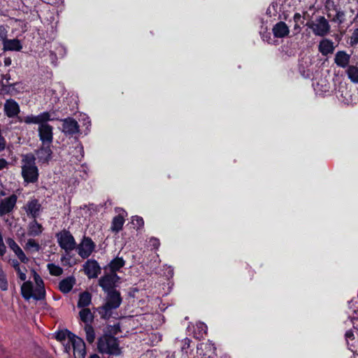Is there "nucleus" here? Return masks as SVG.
<instances>
[{"mask_svg":"<svg viewBox=\"0 0 358 358\" xmlns=\"http://www.w3.org/2000/svg\"><path fill=\"white\" fill-rule=\"evenodd\" d=\"M105 303L94 310L100 315V317L103 320H108L113 317V310L118 308L122 303L121 293L117 289L104 292Z\"/></svg>","mask_w":358,"mask_h":358,"instance_id":"f257e3e1","label":"nucleus"},{"mask_svg":"<svg viewBox=\"0 0 358 358\" xmlns=\"http://www.w3.org/2000/svg\"><path fill=\"white\" fill-rule=\"evenodd\" d=\"M21 174L26 183H35L38 180V169L36 165V157L32 152L22 155Z\"/></svg>","mask_w":358,"mask_h":358,"instance_id":"f03ea898","label":"nucleus"},{"mask_svg":"<svg viewBox=\"0 0 358 358\" xmlns=\"http://www.w3.org/2000/svg\"><path fill=\"white\" fill-rule=\"evenodd\" d=\"M97 349L101 354L112 356H120L122 354L118 338L110 334H103L98 338Z\"/></svg>","mask_w":358,"mask_h":358,"instance_id":"7ed1b4c3","label":"nucleus"},{"mask_svg":"<svg viewBox=\"0 0 358 358\" xmlns=\"http://www.w3.org/2000/svg\"><path fill=\"white\" fill-rule=\"evenodd\" d=\"M56 238L59 247L66 252H69L76 249L77 243L73 236L67 229H63L56 234Z\"/></svg>","mask_w":358,"mask_h":358,"instance_id":"20e7f679","label":"nucleus"},{"mask_svg":"<svg viewBox=\"0 0 358 358\" xmlns=\"http://www.w3.org/2000/svg\"><path fill=\"white\" fill-rule=\"evenodd\" d=\"M306 25L311 29L316 36H324L330 31L329 22L324 16L318 17L316 20V22L313 21L308 22Z\"/></svg>","mask_w":358,"mask_h":358,"instance_id":"39448f33","label":"nucleus"},{"mask_svg":"<svg viewBox=\"0 0 358 358\" xmlns=\"http://www.w3.org/2000/svg\"><path fill=\"white\" fill-rule=\"evenodd\" d=\"M95 248L96 244L94 242L90 237L86 236L83 237L80 243L76 247L78 255L83 259L88 258L94 251Z\"/></svg>","mask_w":358,"mask_h":358,"instance_id":"423d86ee","label":"nucleus"},{"mask_svg":"<svg viewBox=\"0 0 358 358\" xmlns=\"http://www.w3.org/2000/svg\"><path fill=\"white\" fill-rule=\"evenodd\" d=\"M334 94L338 98L343 99V101L351 102L353 101L352 93L349 85L345 82H338L334 84Z\"/></svg>","mask_w":358,"mask_h":358,"instance_id":"0eeeda50","label":"nucleus"},{"mask_svg":"<svg viewBox=\"0 0 358 358\" xmlns=\"http://www.w3.org/2000/svg\"><path fill=\"white\" fill-rule=\"evenodd\" d=\"M71 343L75 358H85L86 346L84 340L75 334L74 338L69 340Z\"/></svg>","mask_w":358,"mask_h":358,"instance_id":"6e6552de","label":"nucleus"},{"mask_svg":"<svg viewBox=\"0 0 358 358\" xmlns=\"http://www.w3.org/2000/svg\"><path fill=\"white\" fill-rule=\"evenodd\" d=\"M83 266L85 273L90 279L96 278L101 271L98 262L93 259H87Z\"/></svg>","mask_w":358,"mask_h":358,"instance_id":"1a4fd4ad","label":"nucleus"},{"mask_svg":"<svg viewBox=\"0 0 358 358\" xmlns=\"http://www.w3.org/2000/svg\"><path fill=\"white\" fill-rule=\"evenodd\" d=\"M17 201V196L15 194H13L10 196L1 199L0 201V216L13 212L16 206Z\"/></svg>","mask_w":358,"mask_h":358,"instance_id":"9d476101","label":"nucleus"},{"mask_svg":"<svg viewBox=\"0 0 358 358\" xmlns=\"http://www.w3.org/2000/svg\"><path fill=\"white\" fill-rule=\"evenodd\" d=\"M38 163L48 164L52 158V151L50 145L42 144L41 146L35 150Z\"/></svg>","mask_w":358,"mask_h":358,"instance_id":"9b49d317","label":"nucleus"},{"mask_svg":"<svg viewBox=\"0 0 358 358\" xmlns=\"http://www.w3.org/2000/svg\"><path fill=\"white\" fill-rule=\"evenodd\" d=\"M38 136L42 144L50 145L53 141V127L50 124L38 126Z\"/></svg>","mask_w":358,"mask_h":358,"instance_id":"f8f14e48","label":"nucleus"},{"mask_svg":"<svg viewBox=\"0 0 358 358\" xmlns=\"http://www.w3.org/2000/svg\"><path fill=\"white\" fill-rule=\"evenodd\" d=\"M62 132L66 135L73 136L80 131L78 122L71 117H67L62 120Z\"/></svg>","mask_w":358,"mask_h":358,"instance_id":"ddd939ff","label":"nucleus"},{"mask_svg":"<svg viewBox=\"0 0 358 358\" xmlns=\"http://www.w3.org/2000/svg\"><path fill=\"white\" fill-rule=\"evenodd\" d=\"M119 210H121L122 213H119L113 218L110 226L111 231L115 233H118L122 229L124 223V217L127 216V213L123 208H117L115 209L116 212Z\"/></svg>","mask_w":358,"mask_h":358,"instance_id":"4468645a","label":"nucleus"},{"mask_svg":"<svg viewBox=\"0 0 358 358\" xmlns=\"http://www.w3.org/2000/svg\"><path fill=\"white\" fill-rule=\"evenodd\" d=\"M3 39V50L4 51H20L22 49V45L19 39H8L6 36L0 35Z\"/></svg>","mask_w":358,"mask_h":358,"instance_id":"2eb2a0df","label":"nucleus"},{"mask_svg":"<svg viewBox=\"0 0 358 358\" xmlns=\"http://www.w3.org/2000/svg\"><path fill=\"white\" fill-rule=\"evenodd\" d=\"M20 112V106L16 101L10 99L4 104V113L8 117H13Z\"/></svg>","mask_w":358,"mask_h":358,"instance_id":"dca6fc26","label":"nucleus"},{"mask_svg":"<svg viewBox=\"0 0 358 358\" xmlns=\"http://www.w3.org/2000/svg\"><path fill=\"white\" fill-rule=\"evenodd\" d=\"M125 260L123 257H116L113 258L108 264L103 266V269L105 271L117 272L125 265Z\"/></svg>","mask_w":358,"mask_h":358,"instance_id":"f3484780","label":"nucleus"},{"mask_svg":"<svg viewBox=\"0 0 358 358\" xmlns=\"http://www.w3.org/2000/svg\"><path fill=\"white\" fill-rule=\"evenodd\" d=\"M6 243L8 245L9 248L15 252L17 255V258L21 261V262L24 264H27L29 261V259L26 257L24 252L21 249V248L15 243V241L11 238H8L6 240Z\"/></svg>","mask_w":358,"mask_h":358,"instance_id":"a211bd4d","label":"nucleus"},{"mask_svg":"<svg viewBox=\"0 0 358 358\" xmlns=\"http://www.w3.org/2000/svg\"><path fill=\"white\" fill-rule=\"evenodd\" d=\"M272 31L275 38H284L289 34V29L285 22L280 21L273 26Z\"/></svg>","mask_w":358,"mask_h":358,"instance_id":"6ab92c4d","label":"nucleus"},{"mask_svg":"<svg viewBox=\"0 0 358 358\" xmlns=\"http://www.w3.org/2000/svg\"><path fill=\"white\" fill-rule=\"evenodd\" d=\"M98 284L101 287L103 292L117 289L116 286L114 285L113 281L108 273H106L102 275L99 279Z\"/></svg>","mask_w":358,"mask_h":358,"instance_id":"aec40b11","label":"nucleus"},{"mask_svg":"<svg viewBox=\"0 0 358 358\" xmlns=\"http://www.w3.org/2000/svg\"><path fill=\"white\" fill-rule=\"evenodd\" d=\"M76 278L74 276L71 275L63 280L59 283V289L63 294H68L70 292L76 284Z\"/></svg>","mask_w":358,"mask_h":358,"instance_id":"412c9836","label":"nucleus"},{"mask_svg":"<svg viewBox=\"0 0 358 358\" xmlns=\"http://www.w3.org/2000/svg\"><path fill=\"white\" fill-rule=\"evenodd\" d=\"M350 56L345 51L340 50L336 52L334 58V62L338 66L345 68L348 66Z\"/></svg>","mask_w":358,"mask_h":358,"instance_id":"4be33fe9","label":"nucleus"},{"mask_svg":"<svg viewBox=\"0 0 358 358\" xmlns=\"http://www.w3.org/2000/svg\"><path fill=\"white\" fill-rule=\"evenodd\" d=\"M28 235L29 236H38L41 235L43 231V227L41 224L34 218L28 224Z\"/></svg>","mask_w":358,"mask_h":358,"instance_id":"5701e85b","label":"nucleus"},{"mask_svg":"<svg viewBox=\"0 0 358 358\" xmlns=\"http://www.w3.org/2000/svg\"><path fill=\"white\" fill-rule=\"evenodd\" d=\"M41 208V205L36 199H34L28 201L26 210L27 213L31 214L34 218H36L38 215Z\"/></svg>","mask_w":358,"mask_h":358,"instance_id":"b1692460","label":"nucleus"},{"mask_svg":"<svg viewBox=\"0 0 358 358\" xmlns=\"http://www.w3.org/2000/svg\"><path fill=\"white\" fill-rule=\"evenodd\" d=\"M92 294L88 291H85L79 294V298L77 303L78 308H85L92 303Z\"/></svg>","mask_w":358,"mask_h":358,"instance_id":"393cba45","label":"nucleus"},{"mask_svg":"<svg viewBox=\"0 0 358 358\" xmlns=\"http://www.w3.org/2000/svg\"><path fill=\"white\" fill-rule=\"evenodd\" d=\"M334 50V43L331 40L323 39L320 41L319 45V51L322 55L327 56V55L332 53Z\"/></svg>","mask_w":358,"mask_h":358,"instance_id":"a878e982","label":"nucleus"},{"mask_svg":"<svg viewBox=\"0 0 358 358\" xmlns=\"http://www.w3.org/2000/svg\"><path fill=\"white\" fill-rule=\"evenodd\" d=\"M34 292V285L31 281L27 280L25 281L21 286V295L23 299L27 301H29L31 296Z\"/></svg>","mask_w":358,"mask_h":358,"instance_id":"bb28decb","label":"nucleus"},{"mask_svg":"<svg viewBox=\"0 0 358 358\" xmlns=\"http://www.w3.org/2000/svg\"><path fill=\"white\" fill-rule=\"evenodd\" d=\"M80 318L82 322L87 324H91L94 318V315L92 313L90 309L85 308H83L79 312Z\"/></svg>","mask_w":358,"mask_h":358,"instance_id":"cd10ccee","label":"nucleus"},{"mask_svg":"<svg viewBox=\"0 0 358 358\" xmlns=\"http://www.w3.org/2000/svg\"><path fill=\"white\" fill-rule=\"evenodd\" d=\"M75 334L71 332L67 329H64L63 330H59L55 334V338L60 342L64 341L66 338H69V341L71 339V338H74Z\"/></svg>","mask_w":358,"mask_h":358,"instance_id":"c85d7f7f","label":"nucleus"},{"mask_svg":"<svg viewBox=\"0 0 358 358\" xmlns=\"http://www.w3.org/2000/svg\"><path fill=\"white\" fill-rule=\"evenodd\" d=\"M84 330L86 334V340L90 344H92L94 342L96 334L94 327L91 324H87L85 325Z\"/></svg>","mask_w":358,"mask_h":358,"instance_id":"c756f323","label":"nucleus"},{"mask_svg":"<svg viewBox=\"0 0 358 358\" xmlns=\"http://www.w3.org/2000/svg\"><path fill=\"white\" fill-rule=\"evenodd\" d=\"M348 78L354 83H358V67L356 66H348L346 71Z\"/></svg>","mask_w":358,"mask_h":358,"instance_id":"7c9ffc66","label":"nucleus"},{"mask_svg":"<svg viewBox=\"0 0 358 358\" xmlns=\"http://www.w3.org/2000/svg\"><path fill=\"white\" fill-rule=\"evenodd\" d=\"M45 289L44 285L41 286H37L34 290V292L32 294L31 298L35 299L36 301H41L45 299Z\"/></svg>","mask_w":358,"mask_h":358,"instance_id":"2f4dec72","label":"nucleus"},{"mask_svg":"<svg viewBox=\"0 0 358 358\" xmlns=\"http://www.w3.org/2000/svg\"><path fill=\"white\" fill-rule=\"evenodd\" d=\"M47 268L51 275L59 276L63 273V268L54 263L48 264Z\"/></svg>","mask_w":358,"mask_h":358,"instance_id":"473e14b6","label":"nucleus"},{"mask_svg":"<svg viewBox=\"0 0 358 358\" xmlns=\"http://www.w3.org/2000/svg\"><path fill=\"white\" fill-rule=\"evenodd\" d=\"M18 85V83L12 84H5L3 80H0V94H7L14 90L15 87Z\"/></svg>","mask_w":358,"mask_h":358,"instance_id":"72a5a7b5","label":"nucleus"},{"mask_svg":"<svg viewBox=\"0 0 358 358\" xmlns=\"http://www.w3.org/2000/svg\"><path fill=\"white\" fill-rule=\"evenodd\" d=\"M334 10L336 11V15L331 20V21L334 22H338L339 24H341L345 21V12L337 8L336 6H334Z\"/></svg>","mask_w":358,"mask_h":358,"instance_id":"f704fd0d","label":"nucleus"},{"mask_svg":"<svg viewBox=\"0 0 358 358\" xmlns=\"http://www.w3.org/2000/svg\"><path fill=\"white\" fill-rule=\"evenodd\" d=\"M51 113L49 111H44L37 115L38 126L41 124H48L47 122L50 121Z\"/></svg>","mask_w":358,"mask_h":358,"instance_id":"c9c22d12","label":"nucleus"},{"mask_svg":"<svg viewBox=\"0 0 358 358\" xmlns=\"http://www.w3.org/2000/svg\"><path fill=\"white\" fill-rule=\"evenodd\" d=\"M49 112L51 113L50 121L57 120V121L62 122V120H64V118H62V117L64 116L65 115H68L67 111H65L64 113H62V112H59L58 109H55V110L52 109Z\"/></svg>","mask_w":358,"mask_h":358,"instance_id":"e433bc0d","label":"nucleus"},{"mask_svg":"<svg viewBox=\"0 0 358 358\" xmlns=\"http://www.w3.org/2000/svg\"><path fill=\"white\" fill-rule=\"evenodd\" d=\"M107 331L104 334H110L115 336L117 334L121 332V327L120 323L115 324L114 325H108Z\"/></svg>","mask_w":358,"mask_h":358,"instance_id":"4c0bfd02","label":"nucleus"},{"mask_svg":"<svg viewBox=\"0 0 358 358\" xmlns=\"http://www.w3.org/2000/svg\"><path fill=\"white\" fill-rule=\"evenodd\" d=\"M131 223L134 224L136 230H139L144 227V220L142 217L135 215L131 217Z\"/></svg>","mask_w":358,"mask_h":358,"instance_id":"58836bf2","label":"nucleus"},{"mask_svg":"<svg viewBox=\"0 0 358 358\" xmlns=\"http://www.w3.org/2000/svg\"><path fill=\"white\" fill-rule=\"evenodd\" d=\"M17 118H18V120L20 122H25L26 124H38L37 115H27L24 117H17Z\"/></svg>","mask_w":358,"mask_h":358,"instance_id":"ea45409f","label":"nucleus"},{"mask_svg":"<svg viewBox=\"0 0 358 358\" xmlns=\"http://www.w3.org/2000/svg\"><path fill=\"white\" fill-rule=\"evenodd\" d=\"M8 288V283L6 274L4 271L0 273V289L1 291H7Z\"/></svg>","mask_w":358,"mask_h":358,"instance_id":"a19ab883","label":"nucleus"},{"mask_svg":"<svg viewBox=\"0 0 358 358\" xmlns=\"http://www.w3.org/2000/svg\"><path fill=\"white\" fill-rule=\"evenodd\" d=\"M31 248H34L35 251L38 252L41 249V246L34 239L29 238L26 243L24 249L29 250Z\"/></svg>","mask_w":358,"mask_h":358,"instance_id":"79ce46f5","label":"nucleus"},{"mask_svg":"<svg viewBox=\"0 0 358 358\" xmlns=\"http://www.w3.org/2000/svg\"><path fill=\"white\" fill-rule=\"evenodd\" d=\"M317 90L323 93H327L330 92V86L326 83L325 80H321L320 82L317 83Z\"/></svg>","mask_w":358,"mask_h":358,"instance_id":"37998d69","label":"nucleus"},{"mask_svg":"<svg viewBox=\"0 0 358 358\" xmlns=\"http://www.w3.org/2000/svg\"><path fill=\"white\" fill-rule=\"evenodd\" d=\"M196 329L198 330L199 334L203 335V334H207L208 327L207 325L202 322H199L196 324Z\"/></svg>","mask_w":358,"mask_h":358,"instance_id":"c03bdc74","label":"nucleus"},{"mask_svg":"<svg viewBox=\"0 0 358 358\" xmlns=\"http://www.w3.org/2000/svg\"><path fill=\"white\" fill-rule=\"evenodd\" d=\"M182 345L181 347V350L182 352H187V350L190 347V343H192V340L189 338H185L182 341Z\"/></svg>","mask_w":358,"mask_h":358,"instance_id":"a18cd8bd","label":"nucleus"},{"mask_svg":"<svg viewBox=\"0 0 358 358\" xmlns=\"http://www.w3.org/2000/svg\"><path fill=\"white\" fill-rule=\"evenodd\" d=\"M33 277L34 279V281L36 284V286H41L44 285L43 279L41 278V276L38 275V273L35 271L32 270Z\"/></svg>","mask_w":358,"mask_h":358,"instance_id":"49530a36","label":"nucleus"},{"mask_svg":"<svg viewBox=\"0 0 358 358\" xmlns=\"http://www.w3.org/2000/svg\"><path fill=\"white\" fill-rule=\"evenodd\" d=\"M350 44H351V45L358 44V28H356L354 30V31L350 37Z\"/></svg>","mask_w":358,"mask_h":358,"instance_id":"de8ad7c7","label":"nucleus"},{"mask_svg":"<svg viewBox=\"0 0 358 358\" xmlns=\"http://www.w3.org/2000/svg\"><path fill=\"white\" fill-rule=\"evenodd\" d=\"M150 243L155 249H158L160 245L159 240L155 237H151L150 239Z\"/></svg>","mask_w":358,"mask_h":358,"instance_id":"09e8293b","label":"nucleus"},{"mask_svg":"<svg viewBox=\"0 0 358 358\" xmlns=\"http://www.w3.org/2000/svg\"><path fill=\"white\" fill-rule=\"evenodd\" d=\"M108 274L110 275L114 285L117 287V283L120 281V277L117 274V272H109Z\"/></svg>","mask_w":358,"mask_h":358,"instance_id":"8fccbe9b","label":"nucleus"},{"mask_svg":"<svg viewBox=\"0 0 358 358\" xmlns=\"http://www.w3.org/2000/svg\"><path fill=\"white\" fill-rule=\"evenodd\" d=\"M299 72L301 75L305 78H309L310 77V70H306L304 67H299Z\"/></svg>","mask_w":358,"mask_h":358,"instance_id":"3c124183","label":"nucleus"},{"mask_svg":"<svg viewBox=\"0 0 358 358\" xmlns=\"http://www.w3.org/2000/svg\"><path fill=\"white\" fill-rule=\"evenodd\" d=\"M345 337L346 341H348V339L354 340L355 336L353 331L352 329L348 330L345 334ZM347 343L348 344V341H347Z\"/></svg>","mask_w":358,"mask_h":358,"instance_id":"603ef678","label":"nucleus"},{"mask_svg":"<svg viewBox=\"0 0 358 358\" xmlns=\"http://www.w3.org/2000/svg\"><path fill=\"white\" fill-rule=\"evenodd\" d=\"M49 57H50V60L52 61V63L54 64L55 65H56V62L57 59L56 53L54 52L53 51H50Z\"/></svg>","mask_w":358,"mask_h":358,"instance_id":"864d4df0","label":"nucleus"},{"mask_svg":"<svg viewBox=\"0 0 358 358\" xmlns=\"http://www.w3.org/2000/svg\"><path fill=\"white\" fill-rule=\"evenodd\" d=\"M70 259H71V257H66V256H62V257H61V261H62V262H64V266H71V263H70Z\"/></svg>","mask_w":358,"mask_h":358,"instance_id":"5fc2aeb1","label":"nucleus"},{"mask_svg":"<svg viewBox=\"0 0 358 358\" xmlns=\"http://www.w3.org/2000/svg\"><path fill=\"white\" fill-rule=\"evenodd\" d=\"M293 19L295 23H299L300 22L301 24H303V21H301V15L299 13H296L294 14Z\"/></svg>","mask_w":358,"mask_h":358,"instance_id":"6e6d98bb","label":"nucleus"},{"mask_svg":"<svg viewBox=\"0 0 358 358\" xmlns=\"http://www.w3.org/2000/svg\"><path fill=\"white\" fill-rule=\"evenodd\" d=\"M8 164V162L4 158H0V171L6 168Z\"/></svg>","mask_w":358,"mask_h":358,"instance_id":"4d7b16f0","label":"nucleus"},{"mask_svg":"<svg viewBox=\"0 0 358 358\" xmlns=\"http://www.w3.org/2000/svg\"><path fill=\"white\" fill-rule=\"evenodd\" d=\"M17 274L18 275V278L21 280L25 281V280L27 278V275H26V273L24 272H22L21 270H19L18 271H17Z\"/></svg>","mask_w":358,"mask_h":358,"instance_id":"13d9d810","label":"nucleus"},{"mask_svg":"<svg viewBox=\"0 0 358 358\" xmlns=\"http://www.w3.org/2000/svg\"><path fill=\"white\" fill-rule=\"evenodd\" d=\"M12 265L16 272L18 271L19 270H21L20 263L17 262V260L13 259V262H12Z\"/></svg>","mask_w":358,"mask_h":358,"instance_id":"bf43d9fd","label":"nucleus"},{"mask_svg":"<svg viewBox=\"0 0 358 358\" xmlns=\"http://www.w3.org/2000/svg\"><path fill=\"white\" fill-rule=\"evenodd\" d=\"M206 345H208L206 348H208L210 350L213 351V354H215L216 347L214 343L209 341V343L206 344Z\"/></svg>","mask_w":358,"mask_h":358,"instance_id":"052dcab7","label":"nucleus"},{"mask_svg":"<svg viewBox=\"0 0 358 358\" xmlns=\"http://www.w3.org/2000/svg\"><path fill=\"white\" fill-rule=\"evenodd\" d=\"M1 78H2V80L3 79H5L7 82L6 84H8V81L10 80V75L9 73H6V74H1Z\"/></svg>","mask_w":358,"mask_h":358,"instance_id":"680f3d73","label":"nucleus"},{"mask_svg":"<svg viewBox=\"0 0 358 358\" xmlns=\"http://www.w3.org/2000/svg\"><path fill=\"white\" fill-rule=\"evenodd\" d=\"M12 60L10 57H5L4 59V65L6 66H9L11 64Z\"/></svg>","mask_w":358,"mask_h":358,"instance_id":"e2e57ef3","label":"nucleus"},{"mask_svg":"<svg viewBox=\"0 0 358 358\" xmlns=\"http://www.w3.org/2000/svg\"><path fill=\"white\" fill-rule=\"evenodd\" d=\"M262 38L264 39V38H270V33L267 32V31H265L263 35H262Z\"/></svg>","mask_w":358,"mask_h":358,"instance_id":"0e129e2a","label":"nucleus"},{"mask_svg":"<svg viewBox=\"0 0 358 358\" xmlns=\"http://www.w3.org/2000/svg\"><path fill=\"white\" fill-rule=\"evenodd\" d=\"M64 348H65V352H69L70 350V344L68 343L67 345H66Z\"/></svg>","mask_w":358,"mask_h":358,"instance_id":"69168bd1","label":"nucleus"},{"mask_svg":"<svg viewBox=\"0 0 358 358\" xmlns=\"http://www.w3.org/2000/svg\"><path fill=\"white\" fill-rule=\"evenodd\" d=\"M90 358H100L97 354H92L90 356Z\"/></svg>","mask_w":358,"mask_h":358,"instance_id":"338daca9","label":"nucleus"},{"mask_svg":"<svg viewBox=\"0 0 358 358\" xmlns=\"http://www.w3.org/2000/svg\"><path fill=\"white\" fill-rule=\"evenodd\" d=\"M294 29H301V27H299V25H298V23H295Z\"/></svg>","mask_w":358,"mask_h":358,"instance_id":"774afa93","label":"nucleus"}]
</instances>
